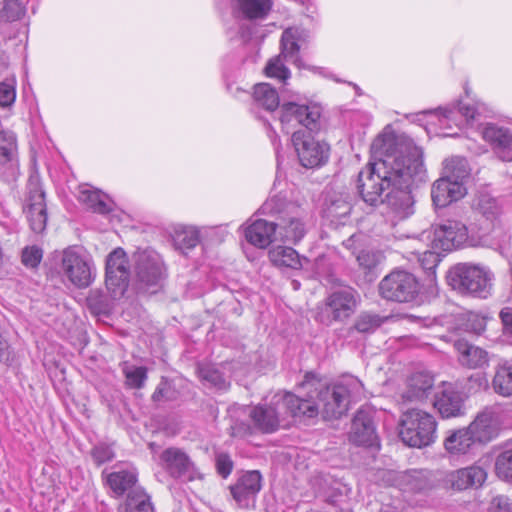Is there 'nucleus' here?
Returning a JSON list of instances; mask_svg holds the SVG:
<instances>
[{"instance_id": "obj_44", "label": "nucleus", "mask_w": 512, "mask_h": 512, "mask_svg": "<svg viewBox=\"0 0 512 512\" xmlns=\"http://www.w3.org/2000/svg\"><path fill=\"white\" fill-rule=\"evenodd\" d=\"M26 14V6L21 0H3L0 21L12 23L21 20Z\"/></svg>"}, {"instance_id": "obj_30", "label": "nucleus", "mask_w": 512, "mask_h": 512, "mask_svg": "<svg viewBox=\"0 0 512 512\" xmlns=\"http://www.w3.org/2000/svg\"><path fill=\"white\" fill-rule=\"evenodd\" d=\"M301 31L298 28H287L283 31L280 41V55L298 68H306L300 55L299 39Z\"/></svg>"}, {"instance_id": "obj_59", "label": "nucleus", "mask_w": 512, "mask_h": 512, "mask_svg": "<svg viewBox=\"0 0 512 512\" xmlns=\"http://www.w3.org/2000/svg\"><path fill=\"white\" fill-rule=\"evenodd\" d=\"M360 238L361 236L360 235H352L350 236L348 239H346L345 241H343V245L346 249L348 250H351L353 254H358V250H359V247H360V244H359V241H360Z\"/></svg>"}, {"instance_id": "obj_39", "label": "nucleus", "mask_w": 512, "mask_h": 512, "mask_svg": "<svg viewBox=\"0 0 512 512\" xmlns=\"http://www.w3.org/2000/svg\"><path fill=\"white\" fill-rule=\"evenodd\" d=\"M482 104L477 102L476 104L463 103L457 101L446 107H439L438 111L441 113L444 120H454L456 115L463 116L467 121L475 119L476 115L480 113Z\"/></svg>"}, {"instance_id": "obj_40", "label": "nucleus", "mask_w": 512, "mask_h": 512, "mask_svg": "<svg viewBox=\"0 0 512 512\" xmlns=\"http://www.w3.org/2000/svg\"><path fill=\"white\" fill-rule=\"evenodd\" d=\"M486 328V318L479 313L468 311L456 318V329L461 332L480 335Z\"/></svg>"}, {"instance_id": "obj_18", "label": "nucleus", "mask_w": 512, "mask_h": 512, "mask_svg": "<svg viewBox=\"0 0 512 512\" xmlns=\"http://www.w3.org/2000/svg\"><path fill=\"white\" fill-rule=\"evenodd\" d=\"M20 174L18 142L12 131H0V180L11 183Z\"/></svg>"}, {"instance_id": "obj_48", "label": "nucleus", "mask_w": 512, "mask_h": 512, "mask_svg": "<svg viewBox=\"0 0 512 512\" xmlns=\"http://www.w3.org/2000/svg\"><path fill=\"white\" fill-rule=\"evenodd\" d=\"M495 471L499 478L512 480V449L505 450L497 456Z\"/></svg>"}, {"instance_id": "obj_52", "label": "nucleus", "mask_w": 512, "mask_h": 512, "mask_svg": "<svg viewBox=\"0 0 512 512\" xmlns=\"http://www.w3.org/2000/svg\"><path fill=\"white\" fill-rule=\"evenodd\" d=\"M114 456L115 453L111 446L104 443H100L94 446V448L91 451V457L97 466H100L106 462L111 461L114 458Z\"/></svg>"}, {"instance_id": "obj_2", "label": "nucleus", "mask_w": 512, "mask_h": 512, "mask_svg": "<svg viewBox=\"0 0 512 512\" xmlns=\"http://www.w3.org/2000/svg\"><path fill=\"white\" fill-rule=\"evenodd\" d=\"M260 211L262 214L271 215L274 220L257 219L246 228L245 238L252 245L266 248L276 240L277 234L280 239L292 243H297L304 237L305 213L298 203L275 196L265 201Z\"/></svg>"}, {"instance_id": "obj_26", "label": "nucleus", "mask_w": 512, "mask_h": 512, "mask_svg": "<svg viewBox=\"0 0 512 512\" xmlns=\"http://www.w3.org/2000/svg\"><path fill=\"white\" fill-rule=\"evenodd\" d=\"M467 193L464 184L455 183L442 176L436 180L431 188V198L436 207L444 208L463 198Z\"/></svg>"}, {"instance_id": "obj_60", "label": "nucleus", "mask_w": 512, "mask_h": 512, "mask_svg": "<svg viewBox=\"0 0 512 512\" xmlns=\"http://www.w3.org/2000/svg\"><path fill=\"white\" fill-rule=\"evenodd\" d=\"M500 318L504 329L507 332L512 333V310L510 308L502 309L500 312Z\"/></svg>"}, {"instance_id": "obj_20", "label": "nucleus", "mask_w": 512, "mask_h": 512, "mask_svg": "<svg viewBox=\"0 0 512 512\" xmlns=\"http://www.w3.org/2000/svg\"><path fill=\"white\" fill-rule=\"evenodd\" d=\"M500 425V408L490 406L481 411L467 429L476 444H485L497 437Z\"/></svg>"}, {"instance_id": "obj_1", "label": "nucleus", "mask_w": 512, "mask_h": 512, "mask_svg": "<svg viewBox=\"0 0 512 512\" xmlns=\"http://www.w3.org/2000/svg\"><path fill=\"white\" fill-rule=\"evenodd\" d=\"M382 158L363 167L356 178L359 197L370 206L386 202L391 222L409 218L415 212L412 188L426 179L422 150L412 139L400 135L384 147H373Z\"/></svg>"}, {"instance_id": "obj_55", "label": "nucleus", "mask_w": 512, "mask_h": 512, "mask_svg": "<svg viewBox=\"0 0 512 512\" xmlns=\"http://www.w3.org/2000/svg\"><path fill=\"white\" fill-rule=\"evenodd\" d=\"M215 465L217 473L223 478H227L234 467V463L227 453L217 454L215 457Z\"/></svg>"}, {"instance_id": "obj_5", "label": "nucleus", "mask_w": 512, "mask_h": 512, "mask_svg": "<svg viewBox=\"0 0 512 512\" xmlns=\"http://www.w3.org/2000/svg\"><path fill=\"white\" fill-rule=\"evenodd\" d=\"M130 270L126 252L116 248L106 259L105 284L109 295L100 289H92L86 298L87 307L93 315L108 316L114 301L120 299L129 286Z\"/></svg>"}, {"instance_id": "obj_29", "label": "nucleus", "mask_w": 512, "mask_h": 512, "mask_svg": "<svg viewBox=\"0 0 512 512\" xmlns=\"http://www.w3.org/2000/svg\"><path fill=\"white\" fill-rule=\"evenodd\" d=\"M273 8V0H235V15L247 20H264Z\"/></svg>"}, {"instance_id": "obj_34", "label": "nucleus", "mask_w": 512, "mask_h": 512, "mask_svg": "<svg viewBox=\"0 0 512 512\" xmlns=\"http://www.w3.org/2000/svg\"><path fill=\"white\" fill-rule=\"evenodd\" d=\"M475 444L467 428L451 431L444 440L446 451L452 455L466 454Z\"/></svg>"}, {"instance_id": "obj_3", "label": "nucleus", "mask_w": 512, "mask_h": 512, "mask_svg": "<svg viewBox=\"0 0 512 512\" xmlns=\"http://www.w3.org/2000/svg\"><path fill=\"white\" fill-rule=\"evenodd\" d=\"M321 108L317 105L284 103L280 110V121L286 128L297 125L302 128L292 133V143L299 163L309 169L324 165L329 158V146L312 135L321 128Z\"/></svg>"}, {"instance_id": "obj_16", "label": "nucleus", "mask_w": 512, "mask_h": 512, "mask_svg": "<svg viewBox=\"0 0 512 512\" xmlns=\"http://www.w3.org/2000/svg\"><path fill=\"white\" fill-rule=\"evenodd\" d=\"M356 292L352 288H343L332 292L325 301L318 319L330 325L333 321H342L350 317L356 308Z\"/></svg>"}, {"instance_id": "obj_31", "label": "nucleus", "mask_w": 512, "mask_h": 512, "mask_svg": "<svg viewBox=\"0 0 512 512\" xmlns=\"http://www.w3.org/2000/svg\"><path fill=\"white\" fill-rule=\"evenodd\" d=\"M252 99L253 105L251 111L255 114L258 108H263L267 112H273L280 104L278 92L268 83L256 84L254 86Z\"/></svg>"}, {"instance_id": "obj_38", "label": "nucleus", "mask_w": 512, "mask_h": 512, "mask_svg": "<svg viewBox=\"0 0 512 512\" xmlns=\"http://www.w3.org/2000/svg\"><path fill=\"white\" fill-rule=\"evenodd\" d=\"M386 317H382L376 313L362 312L360 313L352 327L349 328L348 334L352 336L355 332L361 334L374 333L385 321Z\"/></svg>"}, {"instance_id": "obj_35", "label": "nucleus", "mask_w": 512, "mask_h": 512, "mask_svg": "<svg viewBox=\"0 0 512 512\" xmlns=\"http://www.w3.org/2000/svg\"><path fill=\"white\" fill-rule=\"evenodd\" d=\"M325 217L331 221H342L347 218L352 210L350 196L348 194H335L325 203Z\"/></svg>"}, {"instance_id": "obj_45", "label": "nucleus", "mask_w": 512, "mask_h": 512, "mask_svg": "<svg viewBox=\"0 0 512 512\" xmlns=\"http://www.w3.org/2000/svg\"><path fill=\"white\" fill-rule=\"evenodd\" d=\"M179 392L175 385L166 377H162L151 398L156 404H163L177 400Z\"/></svg>"}, {"instance_id": "obj_24", "label": "nucleus", "mask_w": 512, "mask_h": 512, "mask_svg": "<svg viewBox=\"0 0 512 512\" xmlns=\"http://www.w3.org/2000/svg\"><path fill=\"white\" fill-rule=\"evenodd\" d=\"M304 389L307 390L308 399L300 398L290 392H279L286 419L288 417L314 418L318 415L319 404L316 398H311L309 388Z\"/></svg>"}, {"instance_id": "obj_58", "label": "nucleus", "mask_w": 512, "mask_h": 512, "mask_svg": "<svg viewBox=\"0 0 512 512\" xmlns=\"http://www.w3.org/2000/svg\"><path fill=\"white\" fill-rule=\"evenodd\" d=\"M490 512H512V500L505 495L495 496L490 504Z\"/></svg>"}, {"instance_id": "obj_56", "label": "nucleus", "mask_w": 512, "mask_h": 512, "mask_svg": "<svg viewBox=\"0 0 512 512\" xmlns=\"http://www.w3.org/2000/svg\"><path fill=\"white\" fill-rule=\"evenodd\" d=\"M439 261V255L434 251H425L420 258L421 266L428 273V276H435V269Z\"/></svg>"}, {"instance_id": "obj_23", "label": "nucleus", "mask_w": 512, "mask_h": 512, "mask_svg": "<svg viewBox=\"0 0 512 512\" xmlns=\"http://www.w3.org/2000/svg\"><path fill=\"white\" fill-rule=\"evenodd\" d=\"M487 472L478 465H472L466 468L445 473L443 482L446 487L454 490H465L473 486H481L486 480Z\"/></svg>"}, {"instance_id": "obj_49", "label": "nucleus", "mask_w": 512, "mask_h": 512, "mask_svg": "<svg viewBox=\"0 0 512 512\" xmlns=\"http://www.w3.org/2000/svg\"><path fill=\"white\" fill-rule=\"evenodd\" d=\"M432 473L425 470L413 471L409 475V484L415 491L422 492L433 487Z\"/></svg>"}, {"instance_id": "obj_15", "label": "nucleus", "mask_w": 512, "mask_h": 512, "mask_svg": "<svg viewBox=\"0 0 512 512\" xmlns=\"http://www.w3.org/2000/svg\"><path fill=\"white\" fill-rule=\"evenodd\" d=\"M279 392L273 395L268 403H261L249 411L254 427L262 433H273L278 430L282 421L286 420L283 400Z\"/></svg>"}, {"instance_id": "obj_62", "label": "nucleus", "mask_w": 512, "mask_h": 512, "mask_svg": "<svg viewBox=\"0 0 512 512\" xmlns=\"http://www.w3.org/2000/svg\"><path fill=\"white\" fill-rule=\"evenodd\" d=\"M353 87H354V89H355V91H356V93H357L358 95H361V94H362L361 89L359 88V86H358V85L353 84Z\"/></svg>"}, {"instance_id": "obj_8", "label": "nucleus", "mask_w": 512, "mask_h": 512, "mask_svg": "<svg viewBox=\"0 0 512 512\" xmlns=\"http://www.w3.org/2000/svg\"><path fill=\"white\" fill-rule=\"evenodd\" d=\"M399 436L410 447H427L437 438L436 419L426 411L411 409L401 417Z\"/></svg>"}, {"instance_id": "obj_4", "label": "nucleus", "mask_w": 512, "mask_h": 512, "mask_svg": "<svg viewBox=\"0 0 512 512\" xmlns=\"http://www.w3.org/2000/svg\"><path fill=\"white\" fill-rule=\"evenodd\" d=\"M300 385L309 388L311 398H316L325 419H337L346 414L350 400L357 399L363 392L362 382L354 376H346L326 385L315 374L308 372Z\"/></svg>"}, {"instance_id": "obj_43", "label": "nucleus", "mask_w": 512, "mask_h": 512, "mask_svg": "<svg viewBox=\"0 0 512 512\" xmlns=\"http://www.w3.org/2000/svg\"><path fill=\"white\" fill-rule=\"evenodd\" d=\"M126 512H154L149 495L144 489H137L126 499Z\"/></svg>"}, {"instance_id": "obj_37", "label": "nucleus", "mask_w": 512, "mask_h": 512, "mask_svg": "<svg viewBox=\"0 0 512 512\" xmlns=\"http://www.w3.org/2000/svg\"><path fill=\"white\" fill-rule=\"evenodd\" d=\"M471 169L464 157H453L445 161L444 177L455 183L464 184L470 177Z\"/></svg>"}, {"instance_id": "obj_42", "label": "nucleus", "mask_w": 512, "mask_h": 512, "mask_svg": "<svg viewBox=\"0 0 512 512\" xmlns=\"http://www.w3.org/2000/svg\"><path fill=\"white\" fill-rule=\"evenodd\" d=\"M122 373L125 376V385L130 389L143 388L148 378L146 367L135 366L128 362L122 364Z\"/></svg>"}, {"instance_id": "obj_6", "label": "nucleus", "mask_w": 512, "mask_h": 512, "mask_svg": "<svg viewBox=\"0 0 512 512\" xmlns=\"http://www.w3.org/2000/svg\"><path fill=\"white\" fill-rule=\"evenodd\" d=\"M475 222L473 229L491 243L486 247L503 253L509 249L511 235L501 221L502 210L496 198L488 193H479L473 202Z\"/></svg>"}, {"instance_id": "obj_57", "label": "nucleus", "mask_w": 512, "mask_h": 512, "mask_svg": "<svg viewBox=\"0 0 512 512\" xmlns=\"http://www.w3.org/2000/svg\"><path fill=\"white\" fill-rule=\"evenodd\" d=\"M16 98L15 88L12 84L7 82L0 83V106H11Z\"/></svg>"}, {"instance_id": "obj_7", "label": "nucleus", "mask_w": 512, "mask_h": 512, "mask_svg": "<svg viewBox=\"0 0 512 512\" xmlns=\"http://www.w3.org/2000/svg\"><path fill=\"white\" fill-rule=\"evenodd\" d=\"M448 285L462 295L486 299L491 294L492 274L480 265L458 263L446 275Z\"/></svg>"}, {"instance_id": "obj_63", "label": "nucleus", "mask_w": 512, "mask_h": 512, "mask_svg": "<svg viewBox=\"0 0 512 512\" xmlns=\"http://www.w3.org/2000/svg\"><path fill=\"white\" fill-rule=\"evenodd\" d=\"M379 512H395V511L391 507H386L385 509H382Z\"/></svg>"}, {"instance_id": "obj_50", "label": "nucleus", "mask_w": 512, "mask_h": 512, "mask_svg": "<svg viewBox=\"0 0 512 512\" xmlns=\"http://www.w3.org/2000/svg\"><path fill=\"white\" fill-rule=\"evenodd\" d=\"M356 259L360 267L372 271L380 263L382 255L378 251L362 249L356 254Z\"/></svg>"}, {"instance_id": "obj_51", "label": "nucleus", "mask_w": 512, "mask_h": 512, "mask_svg": "<svg viewBox=\"0 0 512 512\" xmlns=\"http://www.w3.org/2000/svg\"><path fill=\"white\" fill-rule=\"evenodd\" d=\"M200 376L204 381L218 389H225L227 386L224 375L216 368L207 366L200 369Z\"/></svg>"}, {"instance_id": "obj_33", "label": "nucleus", "mask_w": 512, "mask_h": 512, "mask_svg": "<svg viewBox=\"0 0 512 512\" xmlns=\"http://www.w3.org/2000/svg\"><path fill=\"white\" fill-rule=\"evenodd\" d=\"M434 385V378L427 372L413 373L407 384L405 397L407 400H421L427 396V393Z\"/></svg>"}, {"instance_id": "obj_47", "label": "nucleus", "mask_w": 512, "mask_h": 512, "mask_svg": "<svg viewBox=\"0 0 512 512\" xmlns=\"http://www.w3.org/2000/svg\"><path fill=\"white\" fill-rule=\"evenodd\" d=\"M283 57L279 54L271 58L264 71L267 77L277 78L281 81H286L290 77V71L283 62Z\"/></svg>"}, {"instance_id": "obj_25", "label": "nucleus", "mask_w": 512, "mask_h": 512, "mask_svg": "<svg viewBox=\"0 0 512 512\" xmlns=\"http://www.w3.org/2000/svg\"><path fill=\"white\" fill-rule=\"evenodd\" d=\"M457 360L461 366L468 369H484L489 365V353L464 339L454 341Z\"/></svg>"}, {"instance_id": "obj_10", "label": "nucleus", "mask_w": 512, "mask_h": 512, "mask_svg": "<svg viewBox=\"0 0 512 512\" xmlns=\"http://www.w3.org/2000/svg\"><path fill=\"white\" fill-rule=\"evenodd\" d=\"M132 261L139 288L151 293L158 291L166 277L161 256L152 249L137 250Z\"/></svg>"}, {"instance_id": "obj_53", "label": "nucleus", "mask_w": 512, "mask_h": 512, "mask_svg": "<svg viewBox=\"0 0 512 512\" xmlns=\"http://www.w3.org/2000/svg\"><path fill=\"white\" fill-rule=\"evenodd\" d=\"M489 386V381L484 373L478 372L467 378L465 389L470 394H475L479 391L486 390Z\"/></svg>"}, {"instance_id": "obj_11", "label": "nucleus", "mask_w": 512, "mask_h": 512, "mask_svg": "<svg viewBox=\"0 0 512 512\" xmlns=\"http://www.w3.org/2000/svg\"><path fill=\"white\" fill-rule=\"evenodd\" d=\"M23 211L33 232L40 234L46 229L48 215L45 191L37 172L31 173L28 178Z\"/></svg>"}, {"instance_id": "obj_13", "label": "nucleus", "mask_w": 512, "mask_h": 512, "mask_svg": "<svg viewBox=\"0 0 512 512\" xmlns=\"http://www.w3.org/2000/svg\"><path fill=\"white\" fill-rule=\"evenodd\" d=\"M61 269L67 279L78 288H86L94 280L92 261L80 247L70 246L63 251Z\"/></svg>"}, {"instance_id": "obj_22", "label": "nucleus", "mask_w": 512, "mask_h": 512, "mask_svg": "<svg viewBox=\"0 0 512 512\" xmlns=\"http://www.w3.org/2000/svg\"><path fill=\"white\" fill-rule=\"evenodd\" d=\"M138 471L131 464L116 465L114 471L106 475V484L117 497L130 495L137 489H143L137 485Z\"/></svg>"}, {"instance_id": "obj_21", "label": "nucleus", "mask_w": 512, "mask_h": 512, "mask_svg": "<svg viewBox=\"0 0 512 512\" xmlns=\"http://www.w3.org/2000/svg\"><path fill=\"white\" fill-rule=\"evenodd\" d=\"M262 489V475L252 470L241 475L230 486V493L240 508L248 509L255 506L256 498Z\"/></svg>"}, {"instance_id": "obj_41", "label": "nucleus", "mask_w": 512, "mask_h": 512, "mask_svg": "<svg viewBox=\"0 0 512 512\" xmlns=\"http://www.w3.org/2000/svg\"><path fill=\"white\" fill-rule=\"evenodd\" d=\"M494 391L504 397L512 395V365H501L497 368L492 380Z\"/></svg>"}, {"instance_id": "obj_27", "label": "nucleus", "mask_w": 512, "mask_h": 512, "mask_svg": "<svg viewBox=\"0 0 512 512\" xmlns=\"http://www.w3.org/2000/svg\"><path fill=\"white\" fill-rule=\"evenodd\" d=\"M434 407L443 418L457 417L463 414V398L452 385H447L436 394Z\"/></svg>"}, {"instance_id": "obj_36", "label": "nucleus", "mask_w": 512, "mask_h": 512, "mask_svg": "<svg viewBox=\"0 0 512 512\" xmlns=\"http://www.w3.org/2000/svg\"><path fill=\"white\" fill-rule=\"evenodd\" d=\"M325 484L323 498L327 503L338 506L350 498L352 488L343 481L330 479L325 480Z\"/></svg>"}, {"instance_id": "obj_14", "label": "nucleus", "mask_w": 512, "mask_h": 512, "mask_svg": "<svg viewBox=\"0 0 512 512\" xmlns=\"http://www.w3.org/2000/svg\"><path fill=\"white\" fill-rule=\"evenodd\" d=\"M159 462L166 473L176 480L190 482L200 473L189 455L178 447H168L159 455Z\"/></svg>"}, {"instance_id": "obj_61", "label": "nucleus", "mask_w": 512, "mask_h": 512, "mask_svg": "<svg viewBox=\"0 0 512 512\" xmlns=\"http://www.w3.org/2000/svg\"><path fill=\"white\" fill-rule=\"evenodd\" d=\"M269 137L272 139L273 145L275 146L274 149L276 151L277 161H279V147L276 145L277 136L271 128H269Z\"/></svg>"}, {"instance_id": "obj_19", "label": "nucleus", "mask_w": 512, "mask_h": 512, "mask_svg": "<svg viewBox=\"0 0 512 512\" xmlns=\"http://www.w3.org/2000/svg\"><path fill=\"white\" fill-rule=\"evenodd\" d=\"M349 440L357 446L380 448V439L371 411L364 409L357 411L352 420Z\"/></svg>"}, {"instance_id": "obj_12", "label": "nucleus", "mask_w": 512, "mask_h": 512, "mask_svg": "<svg viewBox=\"0 0 512 512\" xmlns=\"http://www.w3.org/2000/svg\"><path fill=\"white\" fill-rule=\"evenodd\" d=\"M379 291L386 300L411 302L419 294L420 284L412 273L395 270L381 280Z\"/></svg>"}, {"instance_id": "obj_9", "label": "nucleus", "mask_w": 512, "mask_h": 512, "mask_svg": "<svg viewBox=\"0 0 512 512\" xmlns=\"http://www.w3.org/2000/svg\"><path fill=\"white\" fill-rule=\"evenodd\" d=\"M431 243L434 249L451 251L463 245L486 247V244H490L491 241L487 237L480 236L473 229L472 224L468 228L458 220H447L434 228Z\"/></svg>"}, {"instance_id": "obj_32", "label": "nucleus", "mask_w": 512, "mask_h": 512, "mask_svg": "<svg viewBox=\"0 0 512 512\" xmlns=\"http://www.w3.org/2000/svg\"><path fill=\"white\" fill-rule=\"evenodd\" d=\"M269 259L276 267L299 269L303 263L309 262L307 258H301L297 251L287 246H277L269 251Z\"/></svg>"}, {"instance_id": "obj_28", "label": "nucleus", "mask_w": 512, "mask_h": 512, "mask_svg": "<svg viewBox=\"0 0 512 512\" xmlns=\"http://www.w3.org/2000/svg\"><path fill=\"white\" fill-rule=\"evenodd\" d=\"M78 199L93 212L109 214L115 207L114 201L104 192L90 185L80 186Z\"/></svg>"}, {"instance_id": "obj_46", "label": "nucleus", "mask_w": 512, "mask_h": 512, "mask_svg": "<svg viewBox=\"0 0 512 512\" xmlns=\"http://www.w3.org/2000/svg\"><path fill=\"white\" fill-rule=\"evenodd\" d=\"M200 242V232L196 227H184L176 232L175 244L182 251L193 249Z\"/></svg>"}, {"instance_id": "obj_17", "label": "nucleus", "mask_w": 512, "mask_h": 512, "mask_svg": "<svg viewBox=\"0 0 512 512\" xmlns=\"http://www.w3.org/2000/svg\"><path fill=\"white\" fill-rule=\"evenodd\" d=\"M481 135L497 159L512 162V123H486Z\"/></svg>"}, {"instance_id": "obj_54", "label": "nucleus", "mask_w": 512, "mask_h": 512, "mask_svg": "<svg viewBox=\"0 0 512 512\" xmlns=\"http://www.w3.org/2000/svg\"><path fill=\"white\" fill-rule=\"evenodd\" d=\"M43 257L42 249L37 246L25 247L22 251V263L26 267L35 268Z\"/></svg>"}]
</instances>
